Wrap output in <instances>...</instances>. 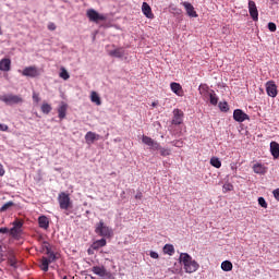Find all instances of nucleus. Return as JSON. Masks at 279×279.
Instances as JSON below:
<instances>
[{
	"label": "nucleus",
	"mask_w": 279,
	"mask_h": 279,
	"mask_svg": "<svg viewBox=\"0 0 279 279\" xmlns=\"http://www.w3.org/2000/svg\"><path fill=\"white\" fill-rule=\"evenodd\" d=\"M179 263L183 266L185 274H195L199 269V263L193 259L189 253H181L179 256Z\"/></svg>",
	"instance_id": "f257e3e1"
},
{
	"label": "nucleus",
	"mask_w": 279,
	"mask_h": 279,
	"mask_svg": "<svg viewBox=\"0 0 279 279\" xmlns=\"http://www.w3.org/2000/svg\"><path fill=\"white\" fill-rule=\"evenodd\" d=\"M23 220L16 218L13 222H12V228L9 230V234L10 236H12V239H15L16 241H19V239H21L22 234H23Z\"/></svg>",
	"instance_id": "f03ea898"
},
{
	"label": "nucleus",
	"mask_w": 279,
	"mask_h": 279,
	"mask_svg": "<svg viewBox=\"0 0 279 279\" xmlns=\"http://www.w3.org/2000/svg\"><path fill=\"white\" fill-rule=\"evenodd\" d=\"M95 232L98 234V236H104L107 239H110L112 236L113 232L112 229L104 222V220H100L95 228Z\"/></svg>",
	"instance_id": "7ed1b4c3"
},
{
	"label": "nucleus",
	"mask_w": 279,
	"mask_h": 279,
	"mask_svg": "<svg viewBox=\"0 0 279 279\" xmlns=\"http://www.w3.org/2000/svg\"><path fill=\"white\" fill-rule=\"evenodd\" d=\"M199 93L204 97H209V104H211V106H217V104H219L217 94H215V90L208 89V86H199Z\"/></svg>",
	"instance_id": "20e7f679"
},
{
	"label": "nucleus",
	"mask_w": 279,
	"mask_h": 279,
	"mask_svg": "<svg viewBox=\"0 0 279 279\" xmlns=\"http://www.w3.org/2000/svg\"><path fill=\"white\" fill-rule=\"evenodd\" d=\"M0 101H3L7 106H14L16 104H23V98L19 95L7 94L0 96Z\"/></svg>",
	"instance_id": "39448f33"
},
{
	"label": "nucleus",
	"mask_w": 279,
	"mask_h": 279,
	"mask_svg": "<svg viewBox=\"0 0 279 279\" xmlns=\"http://www.w3.org/2000/svg\"><path fill=\"white\" fill-rule=\"evenodd\" d=\"M58 202L61 210H69L72 206L71 196L65 192H61L58 196Z\"/></svg>",
	"instance_id": "423d86ee"
},
{
	"label": "nucleus",
	"mask_w": 279,
	"mask_h": 279,
	"mask_svg": "<svg viewBox=\"0 0 279 279\" xmlns=\"http://www.w3.org/2000/svg\"><path fill=\"white\" fill-rule=\"evenodd\" d=\"M86 16L92 23H99V21H106V15L100 14L95 9H88L86 11Z\"/></svg>",
	"instance_id": "0eeeda50"
},
{
	"label": "nucleus",
	"mask_w": 279,
	"mask_h": 279,
	"mask_svg": "<svg viewBox=\"0 0 279 279\" xmlns=\"http://www.w3.org/2000/svg\"><path fill=\"white\" fill-rule=\"evenodd\" d=\"M142 143H144V145H147L153 151H159L161 147L160 143L154 141L151 137L147 135L142 136Z\"/></svg>",
	"instance_id": "6e6552de"
},
{
	"label": "nucleus",
	"mask_w": 279,
	"mask_h": 279,
	"mask_svg": "<svg viewBox=\"0 0 279 279\" xmlns=\"http://www.w3.org/2000/svg\"><path fill=\"white\" fill-rule=\"evenodd\" d=\"M22 75H24V77H38L40 76V70L36 68V65H31L22 71Z\"/></svg>",
	"instance_id": "1a4fd4ad"
},
{
	"label": "nucleus",
	"mask_w": 279,
	"mask_h": 279,
	"mask_svg": "<svg viewBox=\"0 0 279 279\" xmlns=\"http://www.w3.org/2000/svg\"><path fill=\"white\" fill-rule=\"evenodd\" d=\"M266 93L268 97H278V85H276V82L274 81H268L266 83Z\"/></svg>",
	"instance_id": "9d476101"
},
{
	"label": "nucleus",
	"mask_w": 279,
	"mask_h": 279,
	"mask_svg": "<svg viewBox=\"0 0 279 279\" xmlns=\"http://www.w3.org/2000/svg\"><path fill=\"white\" fill-rule=\"evenodd\" d=\"M183 122H184V111L181 109H174L172 125H182Z\"/></svg>",
	"instance_id": "9b49d317"
},
{
	"label": "nucleus",
	"mask_w": 279,
	"mask_h": 279,
	"mask_svg": "<svg viewBox=\"0 0 279 279\" xmlns=\"http://www.w3.org/2000/svg\"><path fill=\"white\" fill-rule=\"evenodd\" d=\"M248 14L253 21H258V8L256 7V2H254V0L248 1Z\"/></svg>",
	"instance_id": "f8f14e48"
},
{
	"label": "nucleus",
	"mask_w": 279,
	"mask_h": 279,
	"mask_svg": "<svg viewBox=\"0 0 279 279\" xmlns=\"http://www.w3.org/2000/svg\"><path fill=\"white\" fill-rule=\"evenodd\" d=\"M233 119L234 121H238V123H243V121L250 120V116H247V113L243 112L241 109H235L233 111Z\"/></svg>",
	"instance_id": "ddd939ff"
},
{
	"label": "nucleus",
	"mask_w": 279,
	"mask_h": 279,
	"mask_svg": "<svg viewBox=\"0 0 279 279\" xmlns=\"http://www.w3.org/2000/svg\"><path fill=\"white\" fill-rule=\"evenodd\" d=\"M267 170L268 168L267 166H265V163L256 162L253 165V171L257 175H265V173H267Z\"/></svg>",
	"instance_id": "4468645a"
},
{
	"label": "nucleus",
	"mask_w": 279,
	"mask_h": 279,
	"mask_svg": "<svg viewBox=\"0 0 279 279\" xmlns=\"http://www.w3.org/2000/svg\"><path fill=\"white\" fill-rule=\"evenodd\" d=\"M182 5L185 8L186 14L190 15L192 19H197V11L190 2H182Z\"/></svg>",
	"instance_id": "2eb2a0df"
},
{
	"label": "nucleus",
	"mask_w": 279,
	"mask_h": 279,
	"mask_svg": "<svg viewBox=\"0 0 279 279\" xmlns=\"http://www.w3.org/2000/svg\"><path fill=\"white\" fill-rule=\"evenodd\" d=\"M142 12L146 19H154V12L151 11V7L147 2H143Z\"/></svg>",
	"instance_id": "dca6fc26"
},
{
	"label": "nucleus",
	"mask_w": 279,
	"mask_h": 279,
	"mask_svg": "<svg viewBox=\"0 0 279 279\" xmlns=\"http://www.w3.org/2000/svg\"><path fill=\"white\" fill-rule=\"evenodd\" d=\"M170 88L172 93H175L178 95V97H184V89H182V85H180V83H171Z\"/></svg>",
	"instance_id": "f3484780"
},
{
	"label": "nucleus",
	"mask_w": 279,
	"mask_h": 279,
	"mask_svg": "<svg viewBox=\"0 0 279 279\" xmlns=\"http://www.w3.org/2000/svg\"><path fill=\"white\" fill-rule=\"evenodd\" d=\"M99 138H101V136L92 131L87 132L85 135V141L88 143V145L95 143V141H99Z\"/></svg>",
	"instance_id": "a211bd4d"
},
{
	"label": "nucleus",
	"mask_w": 279,
	"mask_h": 279,
	"mask_svg": "<svg viewBox=\"0 0 279 279\" xmlns=\"http://www.w3.org/2000/svg\"><path fill=\"white\" fill-rule=\"evenodd\" d=\"M92 271L93 274H95L96 276H99L100 278H106V276H108V271L104 266H94L92 268Z\"/></svg>",
	"instance_id": "6ab92c4d"
},
{
	"label": "nucleus",
	"mask_w": 279,
	"mask_h": 279,
	"mask_svg": "<svg viewBox=\"0 0 279 279\" xmlns=\"http://www.w3.org/2000/svg\"><path fill=\"white\" fill-rule=\"evenodd\" d=\"M108 56H110L111 58H123V56H125V49L116 48L113 50H109Z\"/></svg>",
	"instance_id": "aec40b11"
},
{
	"label": "nucleus",
	"mask_w": 279,
	"mask_h": 279,
	"mask_svg": "<svg viewBox=\"0 0 279 279\" xmlns=\"http://www.w3.org/2000/svg\"><path fill=\"white\" fill-rule=\"evenodd\" d=\"M10 69H12V60L8 58L0 60V71H4L5 73H8Z\"/></svg>",
	"instance_id": "412c9836"
},
{
	"label": "nucleus",
	"mask_w": 279,
	"mask_h": 279,
	"mask_svg": "<svg viewBox=\"0 0 279 279\" xmlns=\"http://www.w3.org/2000/svg\"><path fill=\"white\" fill-rule=\"evenodd\" d=\"M270 154L274 157L275 160H278L279 158V144L278 142H271L270 143Z\"/></svg>",
	"instance_id": "4be33fe9"
},
{
	"label": "nucleus",
	"mask_w": 279,
	"mask_h": 279,
	"mask_svg": "<svg viewBox=\"0 0 279 279\" xmlns=\"http://www.w3.org/2000/svg\"><path fill=\"white\" fill-rule=\"evenodd\" d=\"M38 225H39V228H41L43 230H48L49 229V218H47V216H39Z\"/></svg>",
	"instance_id": "5701e85b"
},
{
	"label": "nucleus",
	"mask_w": 279,
	"mask_h": 279,
	"mask_svg": "<svg viewBox=\"0 0 279 279\" xmlns=\"http://www.w3.org/2000/svg\"><path fill=\"white\" fill-rule=\"evenodd\" d=\"M69 108V106H66V104L62 102L60 105V107L58 108V114H59V119H64L66 117V109Z\"/></svg>",
	"instance_id": "b1692460"
},
{
	"label": "nucleus",
	"mask_w": 279,
	"mask_h": 279,
	"mask_svg": "<svg viewBox=\"0 0 279 279\" xmlns=\"http://www.w3.org/2000/svg\"><path fill=\"white\" fill-rule=\"evenodd\" d=\"M90 101L93 104H96V106H101V97H99V94H97V92H92Z\"/></svg>",
	"instance_id": "393cba45"
},
{
	"label": "nucleus",
	"mask_w": 279,
	"mask_h": 279,
	"mask_svg": "<svg viewBox=\"0 0 279 279\" xmlns=\"http://www.w3.org/2000/svg\"><path fill=\"white\" fill-rule=\"evenodd\" d=\"M106 239H100L92 244V250H99V247H106Z\"/></svg>",
	"instance_id": "a878e982"
},
{
	"label": "nucleus",
	"mask_w": 279,
	"mask_h": 279,
	"mask_svg": "<svg viewBox=\"0 0 279 279\" xmlns=\"http://www.w3.org/2000/svg\"><path fill=\"white\" fill-rule=\"evenodd\" d=\"M163 254H168V256H173L175 254V247L172 244H166L163 246Z\"/></svg>",
	"instance_id": "bb28decb"
},
{
	"label": "nucleus",
	"mask_w": 279,
	"mask_h": 279,
	"mask_svg": "<svg viewBox=\"0 0 279 279\" xmlns=\"http://www.w3.org/2000/svg\"><path fill=\"white\" fill-rule=\"evenodd\" d=\"M8 265H10V267H13V269H19V260L14 255L9 256Z\"/></svg>",
	"instance_id": "cd10ccee"
},
{
	"label": "nucleus",
	"mask_w": 279,
	"mask_h": 279,
	"mask_svg": "<svg viewBox=\"0 0 279 279\" xmlns=\"http://www.w3.org/2000/svg\"><path fill=\"white\" fill-rule=\"evenodd\" d=\"M49 265H51V263L47 259V257L41 258L40 260V269L41 271H49Z\"/></svg>",
	"instance_id": "c85d7f7f"
},
{
	"label": "nucleus",
	"mask_w": 279,
	"mask_h": 279,
	"mask_svg": "<svg viewBox=\"0 0 279 279\" xmlns=\"http://www.w3.org/2000/svg\"><path fill=\"white\" fill-rule=\"evenodd\" d=\"M220 267H221L222 271H232V269H233L232 262H230V260L222 262Z\"/></svg>",
	"instance_id": "c756f323"
},
{
	"label": "nucleus",
	"mask_w": 279,
	"mask_h": 279,
	"mask_svg": "<svg viewBox=\"0 0 279 279\" xmlns=\"http://www.w3.org/2000/svg\"><path fill=\"white\" fill-rule=\"evenodd\" d=\"M210 165L216 169H221V160L218 157H211Z\"/></svg>",
	"instance_id": "7c9ffc66"
},
{
	"label": "nucleus",
	"mask_w": 279,
	"mask_h": 279,
	"mask_svg": "<svg viewBox=\"0 0 279 279\" xmlns=\"http://www.w3.org/2000/svg\"><path fill=\"white\" fill-rule=\"evenodd\" d=\"M51 110H53V108L51 107V105L47 104V102H44L41 105V112L44 114H49V112H51Z\"/></svg>",
	"instance_id": "2f4dec72"
},
{
	"label": "nucleus",
	"mask_w": 279,
	"mask_h": 279,
	"mask_svg": "<svg viewBox=\"0 0 279 279\" xmlns=\"http://www.w3.org/2000/svg\"><path fill=\"white\" fill-rule=\"evenodd\" d=\"M159 154L163 158L167 157V156H171V149L170 148H165V147L160 146Z\"/></svg>",
	"instance_id": "473e14b6"
},
{
	"label": "nucleus",
	"mask_w": 279,
	"mask_h": 279,
	"mask_svg": "<svg viewBox=\"0 0 279 279\" xmlns=\"http://www.w3.org/2000/svg\"><path fill=\"white\" fill-rule=\"evenodd\" d=\"M46 250H47V254H48L47 259L50 263H53V260H56V254L53 252H51V248H49V246H46Z\"/></svg>",
	"instance_id": "72a5a7b5"
},
{
	"label": "nucleus",
	"mask_w": 279,
	"mask_h": 279,
	"mask_svg": "<svg viewBox=\"0 0 279 279\" xmlns=\"http://www.w3.org/2000/svg\"><path fill=\"white\" fill-rule=\"evenodd\" d=\"M12 206H14V202L10 201V202L5 203V204L0 208V213H5V210H10V208H12Z\"/></svg>",
	"instance_id": "f704fd0d"
},
{
	"label": "nucleus",
	"mask_w": 279,
	"mask_h": 279,
	"mask_svg": "<svg viewBox=\"0 0 279 279\" xmlns=\"http://www.w3.org/2000/svg\"><path fill=\"white\" fill-rule=\"evenodd\" d=\"M59 76L62 80H65V81L69 80V77H71V75L69 74V72L64 68L61 69V72H60Z\"/></svg>",
	"instance_id": "c9c22d12"
},
{
	"label": "nucleus",
	"mask_w": 279,
	"mask_h": 279,
	"mask_svg": "<svg viewBox=\"0 0 279 279\" xmlns=\"http://www.w3.org/2000/svg\"><path fill=\"white\" fill-rule=\"evenodd\" d=\"M222 189H223L225 193H228V191H233L234 190V185H232L231 183H225Z\"/></svg>",
	"instance_id": "e433bc0d"
},
{
	"label": "nucleus",
	"mask_w": 279,
	"mask_h": 279,
	"mask_svg": "<svg viewBox=\"0 0 279 279\" xmlns=\"http://www.w3.org/2000/svg\"><path fill=\"white\" fill-rule=\"evenodd\" d=\"M257 202L262 208H267V201H265V197H258Z\"/></svg>",
	"instance_id": "4c0bfd02"
},
{
	"label": "nucleus",
	"mask_w": 279,
	"mask_h": 279,
	"mask_svg": "<svg viewBox=\"0 0 279 279\" xmlns=\"http://www.w3.org/2000/svg\"><path fill=\"white\" fill-rule=\"evenodd\" d=\"M219 108L222 112H228L229 108H228V102H220L219 104Z\"/></svg>",
	"instance_id": "58836bf2"
},
{
	"label": "nucleus",
	"mask_w": 279,
	"mask_h": 279,
	"mask_svg": "<svg viewBox=\"0 0 279 279\" xmlns=\"http://www.w3.org/2000/svg\"><path fill=\"white\" fill-rule=\"evenodd\" d=\"M33 101L35 104H38L40 101V96L36 92L33 93Z\"/></svg>",
	"instance_id": "ea45409f"
},
{
	"label": "nucleus",
	"mask_w": 279,
	"mask_h": 279,
	"mask_svg": "<svg viewBox=\"0 0 279 279\" xmlns=\"http://www.w3.org/2000/svg\"><path fill=\"white\" fill-rule=\"evenodd\" d=\"M172 145L174 147H184V142H182V141H173Z\"/></svg>",
	"instance_id": "a19ab883"
},
{
	"label": "nucleus",
	"mask_w": 279,
	"mask_h": 279,
	"mask_svg": "<svg viewBox=\"0 0 279 279\" xmlns=\"http://www.w3.org/2000/svg\"><path fill=\"white\" fill-rule=\"evenodd\" d=\"M268 29L269 32H276V23L274 22L268 23Z\"/></svg>",
	"instance_id": "79ce46f5"
},
{
	"label": "nucleus",
	"mask_w": 279,
	"mask_h": 279,
	"mask_svg": "<svg viewBox=\"0 0 279 279\" xmlns=\"http://www.w3.org/2000/svg\"><path fill=\"white\" fill-rule=\"evenodd\" d=\"M149 256H150V258H155V259L160 258V256L158 255V253L156 251H150Z\"/></svg>",
	"instance_id": "37998d69"
},
{
	"label": "nucleus",
	"mask_w": 279,
	"mask_h": 279,
	"mask_svg": "<svg viewBox=\"0 0 279 279\" xmlns=\"http://www.w3.org/2000/svg\"><path fill=\"white\" fill-rule=\"evenodd\" d=\"M10 128L7 124L0 123V132H8Z\"/></svg>",
	"instance_id": "c03bdc74"
},
{
	"label": "nucleus",
	"mask_w": 279,
	"mask_h": 279,
	"mask_svg": "<svg viewBox=\"0 0 279 279\" xmlns=\"http://www.w3.org/2000/svg\"><path fill=\"white\" fill-rule=\"evenodd\" d=\"M272 195L277 202H279V189L272 191Z\"/></svg>",
	"instance_id": "a18cd8bd"
},
{
	"label": "nucleus",
	"mask_w": 279,
	"mask_h": 279,
	"mask_svg": "<svg viewBox=\"0 0 279 279\" xmlns=\"http://www.w3.org/2000/svg\"><path fill=\"white\" fill-rule=\"evenodd\" d=\"M5 175V169L3 168V165L0 163V178H3Z\"/></svg>",
	"instance_id": "49530a36"
},
{
	"label": "nucleus",
	"mask_w": 279,
	"mask_h": 279,
	"mask_svg": "<svg viewBox=\"0 0 279 279\" xmlns=\"http://www.w3.org/2000/svg\"><path fill=\"white\" fill-rule=\"evenodd\" d=\"M48 29H50V32H56V24L54 23H49L48 24Z\"/></svg>",
	"instance_id": "de8ad7c7"
},
{
	"label": "nucleus",
	"mask_w": 279,
	"mask_h": 279,
	"mask_svg": "<svg viewBox=\"0 0 279 279\" xmlns=\"http://www.w3.org/2000/svg\"><path fill=\"white\" fill-rule=\"evenodd\" d=\"M8 232H10V229L8 228H0V234H8Z\"/></svg>",
	"instance_id": "09e8293b"
},
{
	"label": "nucleus",
	"mask_w": 279,
	"mask_h": 279,
	"mask_svg": "<svg viewBox=\"0 0 279 279\" xmlns=\"http://www.w3.org/2000/svg\"><path fill=\"white\" fill-rule=\"evenodd\" d=\"M230 169H231V171H234L236 173V163L231 162L230 163Z\"/></svg>",
	"instance_id": "8fccbe9b"
},
{
	"label": "nucleus",
	"mask_w": 279,
	"mask_h": 279,
	"mask_svg": "<svg viewBox=\"0 0 279 279\" xmlns=\"http://www.w3.org/2000/svg\"><path fill=\"white\" fill-rule=\"evenodd\" d=\"M135 199H143V193L138 192V193L135 195Z\"/></svg>",
	"instance_id": "3c124183"
},
{
	"label": "nucleus",
	"mask_w": 279,
	"mask_h": 279,
	"mask_svg": "<svg viewBox=\"0 0 279 279\" xmlns=\"http://www.w3.org/2000/svg\"><path fill=\"white\" fill-rule=\"evenodd\" d=\"M151 106H153V108H156V106H158V101H154V102L151 104Z\"/></svg>",
	"instance_id": "603ef678"
},
{
	"label": "nucleus",
	"mask_w": 279,
	"mask_h": 279,
	"mask_svg": "<svg viewBox=\"0 0 279 279\" xmlns=\"http://www.w3.org/2000/svg\"><path fill=\"white\" fill-rule=\"evenodd\" d=\"M63 279H69V278H66V276H64Z\"/></svg>",
	"instance_id": "864d4df0"
},
{
	"label": "nucleus",
	"mask_w": 279,
	"mask_h": 279,
	"mask_svg": "<svg viewBox=\"0 0 279 279\" xmlns=\"http://www.w3.org/2000/svg\"><path fill=\"white\" fill-rule=\"evenodd\" d=\"M88 254H90V250H88Z\"/></svg>",
	"instance_id": "5fc2aeb1"
}]
</instances>
